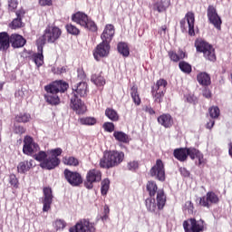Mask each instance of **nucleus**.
<instances>
[{
    "mask_svg": "<svg viewBox=\"0 0 232 232\" xmlns=\"http://www.w3.org/2000/svg\"><path fill=\"white\" fill-rule=\"evenodd\" d=\"M90 18L88 17V14L82 13V12H77L72 15V21L73 23H76V24H80V26H86V22Z\"/></svg>",
    "mask_w": 232,
    "mask_h": 232,
    "instance_id": "24",
    "label": "nucleus"
},
{
    "mask_svg": "<svg viewBox=\"0 0 232 232\" xmlns=\"http://www.w3.org/2000/svg\"><path fill=\"white\" fill-rule=\"evenodd\" d=\"M197 81L200 86H209L211 84V76L206 72H200L197 74Z\"/></svg>",
    "mask_w": 232,
    "mask_h": 232,
    "instance_id": "29",
    "label": "nucleus"
},
{
    "mask_svg": "<svg viewBox=\"0 0 232 232\" xmlns=\"http://www.w3.org/2000/svg\"><path fill=\"white\" fill-rule=\"evenodd\" d=\"M43 191H44L43 211L48 212L52 208V202H53V194L52 192V188L50 187H44Z\"/></svg>",
    "mask_w": 232,
    "mask_h": 232,
    "instance_id": "19",
    "label": "nucleus"
},
{
    "mask_svg": "<svg viewBox=\"0 0 232 232\" xmlns=\"http://www.w3.org/2000/svg\"><path fill=\"white\" fill-rule=\"evenodd\" d=\"M105 117H108V119L112 122H119L121 119L119 112H117L113 108H107L105 110Z\"/></svg>",
    "mask_w": 232,
    "mask_h": 232,
    "instance_id": "34",
    "label": "nucleus"
},
{
    "mask_svg": "<svg viewBox=\"0 0 232 232\" xmlns=\"http://www.w3.org/2000/svg\"><path fill=\"white\" fill-rule=\"evenodd\" d=\"M51 156L49 158H46L45 160L40 163V168L43 169H55L59 164H61V160H59L58 157H61L63 154V149L57 148L54 150H52L50 151Z\"/></svg>",
    "mask_w": 232,
    "mask_h": 232,
    "instance_id": "6",
    "label": "nucleus"
},
{
    "mask_svg": "<svg viewBox=\"0 0 232 232\" xmlns=\"http://www.w3.org/2000/svg\"><path fill=\"white\" fill-rule=\"evenodd\" d=\"M101 180H102V172L100 169H92L86 174V179L83 183L84 188L93 189V184L101 182Z\"/></svg>",
    "mask_w": 232,
    "mask_h": 232,
    "instance_id": "11",
    "label": "nucleus"
},
{
    "mask_svg": "<svg viewBox=\"0 0 232 232\" xmlns=\"http://www.w3.org/2000/svg\"><path fill=\"white\" fill-rule=\"evenodd\" d=\"M207 15L209 23L215 26L218 30H220L222 26V19L217 13V8L213 5H208L207 9Z\"/></svg>",
    "mask_w": 232,
    "mask_h": 232,
    "instance_id": "17",
    "label": "nucleus"
},
{
    "mask_svg": "<svg viewBox=\"0 0 232 232\" xmlns=\"http://www.w3.org/2000/svg\"><path fill=\"white\" fill-rule=\"evenodd\" d=\"M111 48L110 43L104 41L100 43L92 53L95 61H101L103 57H108Z\"/></svg>",
    "mask_w": 232,
    "mask_h": 232,
    "instance_id": "14",
    "label": "nucleus"
},
{
    "mask_svg": "<svg viewBox=\"0 0 232 232\" xmlns=\"http://www.w3.org/2000/svg\"><path fill=\"white\" fill-rule=\"evenodd\" d=\"M158 122L160 124V126H163V128H171L173 126V117L169 113H163L158 117Z\"/></svg>",
    "mask_w": 232,
    "mask_h": 232,
    "instance_id": "23",
    "label": "nucleus"
},
{
    "mask_svg": "<svg viewBox=\"0 0 232 232\" xmlns=\"http://www.w3.org/2000/svg\"><path fill=\"white\" fill-rule=\"evenodd\" d=\"M18 5H19V3L17 2V0H9V2H8L9 10L11 12H14V10H15L17 8Z\"/></svg>",
    "mask_w": 232,
    "mask_h": 232,
    "instance_id": "55",
    "label": "nucleus"
},
{
    "mask_svg": "<svg viewBox=\"0 0 232 232\" xmlns=\"http://www.w3.org/2000/svg\"><path fill=\"white\" fill-rule=\"evenodd\" d=\"M48 157V154H46L44 151L41 150L37 154L34 156V160H37L38 162H44Z\"/></svg>",
    "mask_w": 232,
    "mask_h": 232,
    "instance_id": "50",
    "label": "nucleus"
},
{
    "mask_svg": "<svg viewBox=\"0 0 232 232\" xmlns=\"http://www.w3.org/2000/svg\"><path fill=\"white\" fill-rule=\"evenodd\" d=\"M53 72L55 75H61L63 73H66V67H57L53 69Z\"/></svg>",
    "mask_w": 232,
    "mask_h": 232,
    "instance_id": "56",
    "label": "nucleus"
},
{
    "mask_svg": "<svg viewBox=\"0 0 232 232\" xmlns=\"http://www.w3.org/2000/svg\"><path fill=\"white\" fill-rule=\"evenodd\" d=\"M92 82H94L96 86H104L106 84V79L101 73L92 74L91 78Z\"/></svg>",
    "mask_w": 232,
    "mask_h": 232,
    "instance_id": "38",
    "label": "nucleus"
},
{
    "mask_svg": "<svg viewBox=\"0 0 232 232\" xmlns=\"http://www.w3.org/2000/svg\"><path fill=\"white\" fill-rule=\"evenodd\" d=\"M10 27L13 30H17V28H23V20L21 18H14L10 24Z\"/></svg>",
    "mask_w": 232,
    "mask_h": 232,
    "instance_id": "49",
    "label": "nucleus"
},
{
    "mask_svg": "<svg viewBox=\"0 0 232 232\" xmlns=\"http://www.w3.org/2000/svg\"><path fill=\"white\" fill-rule=\"evenodd\" d=\"M80 97H86L88 95V83L81 82L77 85L76 89L72 91V97L70 99V108L74 111L77 115H84L87 111L86 104Z\"/></svg>",
    "mask_w": 232,
    "mask_h": 232,
    "instance_id": "1",
    "label": "nucleus"
},
{
    "mask_svg": "<svg viewBox=\"0 0 232 232\" xmlns=\"http://www.w3.org/2000/svg\"><path fill=\"white\" fill-rule=\"evenodd\" d=\"M113 137L118 142H122L123 144H128L130 142V136L121 130H114Z\"/></svg>",
    "mask_w": 232,
    "mask_h": 232,
    "instance_id": "33",
    "label": "nucleus"
},
{
    "mask_svg": "<svg viewBox=\"0 0 232 232\" xmlns=\"http://www.w3.org/2000/svg\"><path fill=\"white\" fill-rule=\"evenodd\" d=\"M117 50L122 57H130V46L126 42L118 43Z\"/></svg>",
    "mask_w": 232,
    "mask_h": 232,
    "instance_id": "35",
    "label": "nucleus"
},
{
    "mask_svg": "<svg viewBox=\"0 0 232 232\" xmlns=\"http://www.w3.org/2000/svg\"><path fill=\"white\" fill-rule=\"evenodd\" d=\"M208 113L211 119H218L220 117V109L218 106H212L208 109Z\"/></svg>",
    "mask_w": 232,
    "mask_h": 232,
    "instance_id": "44",
    "label": "nucleus"
},
{
    "mask_svg": "<svg viewBox=\"0 0 232 232\" xmlns=\"http://www.w3.org/2000/svg\"><path fill=\"white\" fill-rule=\"evenodd\" d=\"M15 14H16V18L23 20V17H24L26 11H24V9L21 8V9L17 10Z\"/></svg>",
    "mask_w": 232,
    "mask_h": 232,
    "instance_id": "57",
    "label": "nucleus"
},
{
    "mask_svg": "<svg viewBox=\"0 0 232 232\" xmlns=\"http://www.w3.org/2000/svg\"><path fill=\"white\" fill-rule=\"evenodd\" d=\"M179 173H181L182 177H189V172L188 170V169L186 168H179Z\"/></svg>",
    "mask_w": 232,
    "mask_h": 232,
    "instance_id": "60",
    "label": "nucleus"
},
{
    "mask_svg": "<svg viewBox=\"0 0 232 232\" xmlns=\"http://www.w3.org/2000/svg\"><path fill=\"white\" fill-rule=\"evenodd\" d=\"M183 211L185 213H188V215H193L195 211V205L191 201H187L185 202V205L183 207Z\"/></svg>",
    "mask_w": 232,
    "mask_h": 232,
    "instance_id": "45",
    "label": "nucleus"
},
{
    "mask_svg": "<svg viewBox=\"0 0 232 232\" xmlns=\"http://www.w3.org/2000/svg\"><path fill=\"white\" fill-rule=\"evenodd\" d=\"M63 162L66 166H73L74 168H77V166H79V160L73 156L65 158L63 160Z\"/></svg>",
    "mask_w": 232,
    "mask_h": 232,
    "instance_id": "41",
    "label": "nucleus"
},
{
    "mask_svg": "<svg viewBox=\"0 0 232 232\" xmlns=\"http://www.w3.org/2000/svg\"><path fill=\"white\" fill-rule=\"evenodd\" d=\"M115 35V26L113 24H107L101 35L102 41L105 43H111L113 36Z\"/></svg>",
    "mask_w": 232,
    "mask_h": 232,
    "instance_id": "21",
    "label": "nucleus"
},
{
    "mask_svg": "<svg viewBox=\"0 0 232 232\" xmlns=\"http://www.w3.org/2000/svg\"><path fill=\"white\" fill-rule=\"evenodd\" d=\"M39 5L41 6H52V0H39Z\"/></svg>",
    "mask_w": 232,
    "mask_h": 232,
    "instance_id": "58",
    "label": "nucleus"
},
{
    "mask_svg": "<svg viewBox=\"0 0 232 232\" xmlns=\"http://www.w3.org/2000/svg\"><path fill=\"white\" fill-rule=\"evenodd\" d=\"M53 226L56 231H61V229H64V227H66V221H64V219H56Z\"/></svg>",
    "mask_w": 232,
    "mask_h": 232,
    "instance_id": "47",
    "label": "nucleus"
},
{
    "mask_svg": "<svg viewBox=\"0 0 232 232\" xmlns=\"http://www.w3.org/2000/svg\"><path fill=\"white\" fill-rule=\"evenodd\" d=\"M13 131L16 135H24V133H26V128H24L23 125H14Z\"/></svg>",
    "mask_w": 232,
    "mask_h": 232,
    "instance_id": "51",
    "label": "nucleus"
},
{
    "mask_svg": "<svg viewBox=\"0 0 232 232\" xmlns=\"http://www.w3.org/2000/svg\"><path fill=\"white\" fill-rule=\"evenodd\" d=\"M146 189L149 193V196L153 198L156 196V202L158 206L159 211L164 209V206H166V193L163 188L159 189V186H157V182L150 180L146 184Z\"/></svg>",
    "mask_w": 232,
    "mask_h": 232,
    "instance_id": "4",
    "label": "nucleus"
},
{
    "mask_svg": "<svg viewBox=\"0 0 232 232\" xmlns=\"http://www.w3.org/2000/svg\"><path fill=\"white\" fill-rule=\"evenodd\" d=\"M167 86L168 82L164 79H160L157 81L156 84L151 87V95L154 102H158V104L162 102L164 100V95L166 94Z\"/></svg>",
    "mask_w": 232,
    "mask_h": 232,
    "instance_id": "7",
    "label": "nucleus"
},
{
    "mask_svg": "<svg viewBox=\"0 0 232 232\" xmlns=\"http://www.w3.org/2000/svg\"><path fill=\"white\" fill-rule=\"evenodd\" d=\"M63 174L65 179L67 180V182H69L71 186H81V184H82L83 182L82 176L77 171H72L68 169H65Z\"/></svg>",
    "mask_w": 232,
    "mask_h": 232,
    "instance_id": "16",
    "label": "nucleus"
},
{
    "mask_svg": "<svg viewBox=\"0 0 232 232\" xmlns=\"http://www.w3.org/2000/svg\"><path fill=\"white\" fill-rule=\"evenodd\" d=\"M83 28L89 30V32H97V30H99L97 24H95L93 20L90 18L86 21V25H83Z\"/></svg>",
    "mask_w": 232,
    "mask_h": 232,
    "instance_id": "43",
    "label": "nucleus"
},
{
    "mask_svg": "<svg viewBox=\"0 0 232 232\" xmlns=\"http://www.w3.org/2000/svg\"><path fill=\"white\" fill-rule=\"evenodd\" d=\"M130 97L135 106H140L142 101L140 100V94L139 93V87L136 84L130 88Z\"/></svg>",
    "mask_w": 232,
    "mask_h": 232,
    "instance_id": "32",
    "label": "nucleus"
},
{
    "mask_svg": "<svg viewBox=\"0 0 232 232\" xmlns=\"http://www.w3.org/2000/svg\"><path fill=\"white\" fill-rule=\"evenodd\" d=\"M79 122L83 126H94V124H97V120L93 117H85L80 118Z\"/></svg>",
    "mask_w": 232,
    "mask_h": 232,
    "instance_id": "40",
    "label": "nucleus"
},
{
    "mask_svg": "<svg viewBox=\"0 0 232 232\" xmlns=\"http://www.w3.org/2000/svg\"><path fill=\"white\" fill-rule=\"evenodd\" d=\"M215 126V121H210L209 122L207 123L206 128L208 130H211Z\"/></svg>",
    "mask_w": 232,
    "mask_h": 232,
    "instance_id": "63",
    "label": "nucleus"
},
{
    "mask_svg": "<svg viewBox=\"0 0 232 232\" xmlns=\"http://www.w3.org/2000/svg\"><path fill=\"white\" fill-rule=\"evenodd\" d=\"M34 168V161L33 160L21 161L17 166L18 173H27V171L31 170Z\"/></svg>",
    "mask_w": 232,
    "mask_h": 232,
    "instance_id": "31",
    "label": "nucleus"
},
{
    "mask_svg": "<svg viewBox=\"0 0 232 232\" xmlns=\"http://www.w3.org/2000/svg\"><path fill=\"white\" fill-rule=\"evenodd\" d=\"M38 53H34L32 55V60L37 66V68H41L43 64H44V55H43V50L44 48V45H40V44H36Z\"/></svg>",
    "mask_w": 232,
    "mask_h": 232,
    "instance_id": "20",
    "label": "nucleus"
},
{
    "mask_svg": "<svg viewBox=\"0 0 232 232\" xmlns=\"http://www.w3.org/2000/svg\"><path fill=\"white\" fill-rule=\"evenodd\" d=\"M220 202V198H218V195L213 191H208L207 194L201 198H199V206L201 208H207L209 209L211 206H215Z\"/></svg>",
    "mask_w": 232,
    "mask_h": 232,
    "instance_id": "13",
    "label": "nucleus"
},
{
    "mask_svg": "<svg viewBox=\"0 0 232 232\" xmlns=\"http://www.w3.org/2000/svg\"><path fill=\"white\" fill-rule=\"evenodd\" d=\"M66 31L71 34V35H80L81 30L77 28V26L72 24H67L65 25Z\"/></svg>",
    "mask_w": 232,
    "mask_h": 232,
    "instance_id": "42",
    "label": "nucleus"
},
{
    "mask_svg": "<svg viewBox=\"0 0 232 232\" xmlns=\"http://www.w3.org/2000/svg\"><path fill=\"white\" fill-rule=\"evenodd\" d=\"M186 22L188 23V26L186 25ZM179 26L182 34L188 32L190 37H195V13L188 12L185 14V18L180 20Z\"/></svg>",
    "mask_w": 232,
    "mask_h": 232,
    "instance_id": "8",
    "label": "nucleus"
},
{
    "mask_svg": "<svg viewBox=\"0 0 232 232\" xmlns=\"http://www.w3.org/2000/svg\"><path fill=\"white\" fill-rule=\"evenodd\" d=\"M194 46L198 53H202L205 61L209 63H217V52L215 47L202 38L195 40Z\"/></svg>",
    "mask_w": 232,
    "mask_h": 232,
    "instance_id": "3",
    "label": "nucleus"
},
{
    "mask_svg": "<svg viewBox=\"0 0 232 232\" xmlns=\"http://www.w3.org/2000/svg\"><path fill=\"white\" fill-rule=\"evenodd\" d=\"M61 35H63V31L59 27L48 25L44 31V34L36 40V44H42V46H44L46 42L53 44L61 38Z\"/></svg>",
    "mask_w": 232,
    "mask_h": 232,
    "instance_id": "5",
    "label": "nucleus"
},
{
    "mask_svg": "<svg viewBox=\"0 0 232 232\" xmlns=\"http://www.w3.org/2000/svg\"><path fill=\"white\" fill-rule=\"evenodd\" d=\"M10 48V35L8 33H0V52H6Z\"/></svg>",
    "mask_w": 232,
    "mask_h": 232,
    "instance_id": "28",
    "label": "nucleus"
},
{
    "mask_svg": "<svg viewBox=\"0 0 232 232\" xmlns=\"http://www.w3.org/2000/svg\"><path fill=\"white\" fill-rule=\"evenodd\" d=\"M145 206L147 211H150V213H157V208H159V206H157V203L155 202V198L151 197L145 200Z\"/></svg>",
    "mask_w": 232,
    "mask_h": 232,
    "instance_id": "36",
    "label": "nucleus"
},
{
    "mask_svg": "<svg viewBox=\"0 0 232 232\" xmlns=\"http://www.w3.org/2000/svg\"><path fill=\"white\" fill-rule=\"evenodd\" d=\"M139 168V162L137 161H130L127 164V169H130V171H135Z\"/></svg>",
    "mask_w": 232,
    "mask_h": 232,
    "instance_id": "54",
    "label": "nucleus"
},
{
    "mask_svg": "<svg viewBox=\"0 0 232 232\" xmlns=\"http://www.w3.org/2000/svg\"><path fill=\"white\" fill-rule=\"evenodd\" d=\"M110 190V179H105L102 181L101 193L102 195H108V191Z\"/></svg>",
    "mask_w": 232,
    "mask_h": 232,
    "instance_id": "46",
    "label": "nucleus"
},
{
    "mask_svg": "<svg viewBox=\"0 0 232 232\" xmlns=\"http://www.w3.org/2000/svg\"><path fill=\"white\" fill-rule=\"evenodd\" d=\"M150 175L156 179V180H160V182H164L166 180V169L162 160H156V163L150 169Z\"/></svg>",
    "mask_w": 232,
    "mask_h": 232,
    "instance_id": "10",
    "label": "nucleus"
},
{
    "mask_svg": "<svg viewBox=\"0 0 232 232\" xmlns=\"http://www.w3.org/2000/svg\"><path fill=\"white\" fill-rule=\"evenodd\" d=\"M11 43L13 48H23L26 44V40L20 34H12L9 36V44Z\"/></svg>",
    "mask_w": 232,
    "mask_h": 232,
    "instance_id": "25",
    "label": "nucleus"
},
{
    "mask_svg": "<svg viewBox=\"0 0 232 232\" xmlns=\"http://www.w3.org/2000/svg\"><path fill=\"white\" fill-rule=\"evenodd\" d=\"M32 119V115L27 112H21L18 115L15 116L14 121L18 123H24L26 124V122H30Z\"/></svg>",
    "mask_w": 232,
    "mask_h": 232,
    "instance_id": "37",
    "label": "nucleus"
},
{
    "mask_svg": "<svg viewBox=\"0 0 232 232\" xmlns=\"http://www.w3.org/2000/svg\"><path fill=\"white\" fill-rule=\"evenodd\" d=\"M206 227L204 219L197 220L195 218H190L183 221V229L185 232H202Z\"/></svg>",
    "mask_w": 232,
    "mask_h": 232,
    "instance_id": "9",
    "label": "nucleus"
},
{
    "mask_svg": "<svg viewBox=\"0 0 232 232\" xmlns=\"http://www.w3.org/2000/svg\"><path fill=\"white\" fill-rule=\"evenodd\" d=\"M102 128L104 131H107L108 133H113V131H115V124L111 121L104 122Z\"/></svg>",
    "mask_w": 232,
    "mask_h": 232,
    "instance_id": "48",
    "label": "nucleus"
},
{
    "mask_svg": "<svg viewBox=\"0 0 232 232\" xmlns=\"http://www.w3.org/2000/svg\"><path fill=\"white\" fill-rule=\"evenodd\" d=\"M187 157H189L192 160H195V159H198V166L202 164V160L204 159V155L200 153V150L193 147L187 148Z\"/></svg>",
    "mask_w": 232,
    "mask_h": 232,
    "instance_id": "27",
    "label": "nucleus"
},
{
    "mask_svg": "<svg viewBox=\"0 0 232 232\" xmlns=\"http://www.w3.org/2000/svg\"><path fill=\"white\" fill-rule=\"evenodd\" d=\"M36 151H39V145L34 141V138L25 136L24 139L23 153L24 155H34Z\"/></svg>",
    "mask_w": 232,
    "mask_h": 232,
    "instance_id": "18",
    "label": "nucleus"
},
{
    "mask_svg": "<svg viewBox=\"0 0 232 232\" xmlns=\"http://www.w3.org/2000/svg\"><path fill=\"white\" fill-rule=\"evenodd\" d=\"M9 183L11 186H14V188L19 187V179H17V177L14 174L9 176Z\"/></svg>",
    "mask_w": 232,
    "mask_h": 232,
    "instance_id": "53",
    "label": "nucleus"
},
{
    "mask_svg": "<svg viewBox=\"0 0 232 232\" xmlns=\"http://www.w3.org/2000/svg\"><path fill=\"white\" fill-rule=\"evenodd\" d=\"M187 101L188 102H195V98L193 96H188Z\"/></svg>",
    "mask_w": 232,
    "mask_h": 232,
    "instance_id": "64",
    "label": "nucleus"
},
{
    "mask_svg": "<svg viewBox=\"0 0 232 232\" xmlns=\"http://www.w3.org/2000/svg\"><path fill=\"white\" fill-rule=\"evenodd\" d=\"M124 161V152L119 150H105L100 160L99 166L102 169H111L121 166Z\"/></svg>",
    "mask_w": 232,
    "mask_h": 232,
    "instance_id": "2",
    "label": "nucleus"
},
{
    "mask_svg": "<svg viewBox=\"0 0 232 232\" xmlns=\"http://www.w3.org/2000/svg\"><path fill=\"white\" fill-rule=\"evenodd\" d=\"M154 10H157V12H159L160 14L162 12H166V5H164V2H156L154 4Z\"/></svg>",
    "mask_w": 232,
    "mask_h": 232,
    "instance_id": "52",
    "label": "nucleus"
},
{
    "mask_svg": "<svg viewBox=\"0 0 232 232\" xmlns=\"http://www.w3.org/2000/svg\"><path fill=\"white\" fill-rule=\"evenodd\" d=\"M179 68L183 72V73H187L189 75L191 72H193V68L191 67V64H189L188 62L181 61L179 63Z\"/></svg>",
    "mask_w": 232,
    "mask_h": 232,
    "instance_id": "39",
    "label": "nucleus"
},
{
    "mask_svg": "<svg viewBox=\"0 0 232 232\" xmlns=\"http://www.w3.org/2000/svg\"><path fill=\"white\" fill-rule=\"evenodd\" d=\"M145 111L146 113H149L150 115H155V110H153V108L147 106L145 108Z\"/></svg>",
    "mask_w": 232,
    "mask_h": 232,
    "instance_id": "61",
    "label": "nucleus"
},
{
    "mask_svg": "<svg viewBox=\"0 0 232 232\" xmlns=\"http://www.w3.org/2000/svg\"><path fill=\"white\" fill-rule=\"evenodd\" d=\"M203 97H205L206 99H211V91L208 88H205L203 90Z\"/></svg>",
    "mask_w": 232,
    "mask_h": 232,
    "instance_id": "59",
    "label": "nucleus"
},
{
    "mask_svg": "<svg viewBox=\"0 0 232 232\" xmlns=\"http://www.w3.org/2000/svg\"><path fill=\"white\" fill-rule=\"evenodd\" d=\"M68 88H70V85L63 80L53 82L44 86L45 92H54L55 93H64L68 91Z\"/></svg>",
    "mask_w": 232,
    "mask_h": 232,
    "instance_id": "15",
    "label": "nucleus"
},
{
    "mask_svg": "<svg viewBox=\"0 0 232 232\" xmlns=\"http://www.w3.org/2000/svg\"><path fill=\"white\" fill-rule=\"evenodd\" d=\"M46 94H44L45 102L50 104L51 106H58L61 104V98L57 95V92L52 91H46Z\"/></svg>",
    "mask_w": 232,
    "mask_h": 232,
    "instance_id": "22",
    "label": "nucleus"
},
{
    "mask_svg": "<svg viewBox=\"0 0 232 232\" xmlns=\"http://www.w3.org/2000/svg\"><path fill=\"white\" fill-rule=\"evenodd\" d=\"M69 232H95V224L83 218L69 228Z\"/></svg>",
    "mask_w": 232,
    "mask_h": 232,
    "instance_id": "12",
    "label": "nucleus"
},
{
    "mask_svg": "<svg viewBox=\"0 0 232 232\" xmlns=\"http://www.w3.org/2000/svg\"><path fill=\"white\" fill-rule=\"evenodd\" d=\"M168 55L169 59H170L172 63H179V61H182V59H186L188 57V53L180 49L178 51V53L175 51H169Z\"/></svg>",
    "mask_w": 232,
    "mask_h": 232,
    "instance_id": "26",
    "label": "nucleus"
},
{
    "mask_svg": "<svg viewBox=\"0 0 232 232\" xmlns=\"http://www.w3.org/2000/svg\"><path fill=\"white\" fill-rule=\"evenodd\" d=\"M78 78L81 79L82 81H85L86 80V74L84 73V72H80L78 73Z\"/></svg>",
    "mask_w": 232,
    "mask_h": 232,
    "instance_id": "62",
    "label": "nucleus"
},
{
    "mask_svg": "<svg viewBox=\"0 0 232 232\" xmlns=\"http://www.w3.org/2000/svg\"><path fill=\"white\" fill-rule=\"evenodd\" d=\"M173 155L179 162H186L188 160V148H179L174 150Z\"/></svg>",
    "mask_w": 232,
    "mask_h": 232,
    "instance_id": "30",
    "label": "nucleus"
}]
</instances>
